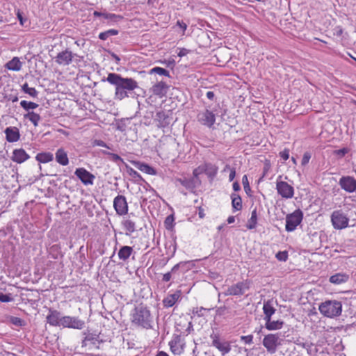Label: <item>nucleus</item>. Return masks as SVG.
I'll use <instances>...</instances> for the list:
<instances>
[{
  "label": "nucleus",
  "mask_w": 356,
  "mask_h": 356,
  "mask_svg": "<svg viewBox=\"0 0 356 356\" xmlns=\"http://www.w3.org/2000/svg\"><path fill=\"white\" fill-rule=\"evenodd\" d=\"M206 95H207V97L211 100L213 99L214 96H215L214 92L213 91H208L207 92Z\"/></svg>",
  "instance_id": "nucleus-59"
},
{
  "label": "nucleus",
  "mask_w": 356,
  "mask_h": 356,
  "mask_svg": "<svg viewBox=\"0 0 356 356\" xmlns=\"http://www.w3.org/2000/svg\"><path fill=\"white\" fill-rule=\"evenodd\" d=\"M174 220L175 219L172 215L167 216L164 221L165 227L168 230L172 229L174 225Z\"/></svg>",
  "instance_id": "nucleus-40"
},
{
  "label": "nucleus",
  "mask_w": 356,
  "mask_h": 356,
  "mask_svg": "<svg viewBox=\"0 0 356 356\" xmlns=\"http://www.w3.org/2000/svg\"><path fill=\"white\" fill-rule=\"evenodd\" d=\"M311 159V154L308 152H305L301 161L302 165H306Z\"/></svg>",
  "instance_id": "nucleus-47"
},
{
  "label": "nucleus",
  "mask_w": 356,
  "mask_h": 356,
  "mask_svg": "<svg viewBox=\"0 0 356 356\" xmlns=\"http://www.w3.org/2000/svg\"><path fill=\"white\" fill-rule=\"evenodd\" d=\"M198 121L203 125L211 127L216 122L214 113L209 110H205L197 115Z\"/></svg>",
  "instance_id": "nucleus-14"
},
{
  "label": "nucleus",
  "mask_w": 356,
  "mask_h": 356,
  "mask_svg": "<svg viewBox=\"0 0 356 356\" xmlns=\"http://www.w3.org/2000/svg\"><path fill=\"white\" fill-rule=\"evenodd\" d=\"M84 322L76 317L70 316H64L61 318L60 326L64 327L82 329Z\"/></svg>",
  "instance_id": "nucleus-12"
},
{
  "label": "nucleus",
  "mask_w": 356,
  "mask_h": 356,
  "mask_svg": "<svg viewBox=\"0 0 356 356\" xmlns=\"http://www.w3.org/2000/svg\"><path fill=\"white\" fill-rule=\"evenodd\" d=\"M118 34V31L116 29H109L106 31L102 32L99 34V38L102 40H107L109 37L116 35Z\"/></svg>",
  "instance_id": "nucleus-38"
},
{
  "label": "nucleus",
  "mask_w": 356,
  "mask_h": 356,
  "mask_svg": "<svg viewBox=\"0 0 356 356\" xmlns=\"http://www.w3.org/2000/svg\"><path fill=\"white\" fill-rule=\"evenodd\" d=\"M280 156L284 160L286 161L289 158V149L285 148L284 150L280 152Z\"/></svg>",
  "instance_id": "nucleus-50"
},
{
  "label": "nucleus",
  "mask_w": 356,
  "mask_h": 356,
  "mask_svg": "<svg viewBox=\"0 0 356 356\" xmlns=\"http://www.w3.org/2000/svg\"><path fill=\"white\" fill-rule=\"evenodd\" d=\"M182 321L176 322V330L179 332V334H174L172 339L169 341L168 346L170 352L174 355L186 356L188 353L186 342L181 334H188L193 329L191 322L188 321L186 319L184 320L183 325H181Z\"/></svg>",
  "instance_id": "nucleus-1"
},
{
  "label": "nucleus",
  "mask_w": 356,
  "mask_h": 356,
  "mask_svg": "<svg viewBox=\"0 0 356 356\" xmlns=\"http://www.w3.org/2000/svg\"><path fill=\"white\" fill-rule=\"evenodd\" d=\"M303 219V213L300 209H296L286 216V227L287 232L294 231L301 223Z\"/></svg>",
  "instance_id": "nucleus-6"
},
{
  "label": "nucleus",
  "mask_w": 356,
  "mask_h": 356,
  "mask_svg": "<svg viewBox=\"0 0 356 356\" xmlns=\"http://www.w3.org/2000/svg\"><path fill=\"white\" fill-rule=\"evenodd\" d=\"M275 311L276 309L269 302H264L263 305L264 320L266 321L268 319L272 318V316L275 313Z\"/></svg>",
  "instance_id": "nucleus-27"
},
{
  "label": "nucleus",
  "mask_w": 356,
  "mask_h": 356,
  "mask_svg": "<svg viewBox=\"0 0 356 356\" xmlns=\"http://www.w3.org/2000/svg\"><path fill=\"white\" fill-rule=\"evenodd\" d=\"M106 80L111 84L115 86V95L120 100L128 97L127 91H132L138 88V83L134 79L122 78L115 73H109Z\"/></svg>",
  "instance_id": "nucleus-2"
},
{
  "label": "nucleus",
  "mask_w": 356,
  "mask_h": 356,
  "mask_svg": "<svg viewBox=\"0 0 356 356\" xmlns=\"http://www.w3.org/2000/svg\"><path fill=\"white\" fill-rule=\"evenodd\" d=\"M151 313L146 307L140 306L135 309L132 315L133 323L148 329L151 327Z\"/></svg>",
  "instance_id": "nucleus-4"
},
{
  "label": "nucleus",
  "mask_w": 356,
  "mask_h": 356,
  "mask_svg": "<svg viewBox=\"0 0 356 356\" xmlns=\"http://www.w3.org/2000/svg\"><path fill=\"white\" fill-rule=\"evenodd\" d=\"M282 341L280 333H269L264 337L262 344L268 353L274 354L282 345Z\"/></svg>",
  "instance_id": "nucleus-5"
},
{
  "label": "nucleus",
  "mask_w": 356,
  "mask_h": 356,
  "mask_svg": "<svg viewBox=\"0 0 356 356\" xmlns=\"http://www.w3.org/2000/svg\"><path fill=\"white\" fill-rule=\"evenodd\" d=\"M331 222L335 229H343L348 227L349 218L341 210H336L331 214Z\"/></svg>",
  "instance_id": "nucleus-7"
},
{
  "label": "nucleus",
  "mask_w": 356,
  "mask_h": 356,
  "mask_svg": "<svg viewBox=\"0 0 356 356\" xmlns=\"http://www.w3.org/2000/svg\"><path fill=\"white\" fill-rule=\"evenodd\" d=\"M4 133L6 134V138L9 143H15L19 140L20 133L19 129L16 127H7Z\"/></svg>",
  "instance_id": "nucleus-18"
},
{
  "label": "nucleus",
  "mask_w": 356,
  "mask_h": 356,
  "mask_svg": "<svg viewBox=\"0 0 356 356\" xmlns=\"http://www.w3.org/2000/svg\"><path fill=\"white\" fill-rule=\"evenodd\" d=\"M177 181L185 188H190L193 187V181L188 179H178Z\"/></svg>",
  "instance_id": "nucleus-42"
},
{
  "label": "nucleus",
  "mask_w": 356,
  "mask_h": 356,
  "mask_svg": "<svg viewBox=\"0 0 356 356\" xmlns=\"http://www.w3.org/2000/svg\"><path fill=\"white\" fill-rule=\"evenodd\" d=\"M250 281L248 280L238 282L235 284L230 286L225 294L227 296H242L245 291L250 289Z\"/></svg>",
  "instance_id": "nucleus-10"
},
{
  "label": "nucleus",
  "mask_w": 356,
  "mask_h": 356,
  "mask_svg": "<svg viewBox=\"0 0 356 356\" xmlns=\"http://www.w3.org/2000/svg\"><path fill=\"white\" fill-rule=\"evenodd\" d=\"M349 276L345 273H337L330 277V282L334 284L345 283L348 280Z\"/></svg>",
  "instance_id": "nucleus-26"
},
{
  "label": "nucleus",
  "mask_w": 356,
  "mask_h": 356,
  "mask_svg": "<svg viewBox=\"0 0 356 356\" xmlns=\"http://www.w3.org/2000/svg\"><path fill=\"white\" fill-rule=\"evenodd\" d=\"M24 118L28 119L35 127L38 126L39 122L41 120L40 114L34 112L33 111L24 114Z\"/></svg>",
  "instance_id": "nucleus-28"
},
{
  "label": "nucleus",
  "mask_w": 356,
  "mask_h": 356,
  "mask_svg": "<svg viewBox=\"0 0 356 356\" xmlns=\"http://www.w3.org/2000/svg\"><path fill=\"white\" fill-rule=\"evenodd\" d=\"M112 156L113 161H122V158L116 154H110Z\"/></svg>",
  "instance_id": "nucleus-62"
},
{
  "label": "nucleus",
  "mask_w": 356,
  "mask_h": 356,
  "mask_svg": "<svg viewBox=\"0 0 356 356\" xmlns=\"http://www.w3.org/2000/svg\"><path fill=\"white\" fill-rule=\"evenodd\" d=\"M341 188L347 193H353L356 191V179L351 176H343L339 181Z\"/></svg>",
  "instance_id": "nucleus-13"
},
{
  "label": "nucleus",
  "mask_w": 356,
  "mask_h": 356,
  "mask_svg": "<svg viewBox=\"0 0 356 356\" xmlns=\"http://www.w3.org/2000/svg\"><path fill=\"white\" fill-rule=\"evenodd\" d=\"M232 206L234 211H241L242 209V199L238 194L233 193L231 195Z\"/></svg>",
  "instance_id": "nucleus-29"
},
{
  "label": "nucleus",
  "mask_w": 356,
  "mask_h": 356,
  "mask_svg": "<svg viewBox=\"0 0 356 356\" xmlns=\"http://www.w3.org/2000/svg\"><path fill=\"white\" fill-rule=\"evenodd\" d=\"M197 209L199 218L201 219L204 218L205 217L204 209L201 206L198 207Z\"/></svg>",
  "instance_id": "nucleus-57"
},
{
  "label": "nucleus",
  "mask_w": 356,
  "mask_h": 356,
  "mask_svg": "<svg viewBox=\"0 0 356 356\" xmlns=\"http://www.w3.org/2000/svg\"><path fill=\"white\" fill-rule=\"evenodd\" d=\"M155 356H169V355L165 351H159Z\"/></svg>",
  "instance_id": "nucleus-63"
},
{
  "label": "nucleus",
  "mask_w": 356,
  "mask_h": 356,
  "mask_svg": "<svg viewBox=\"0 0 356 356\" xmlns=\"http://www.w3.org/2000/svg\"><path fill=\"white\" fill-rule=\"evenodd\" d=\"M75 175L85 185H92L95 175L83 168H77L74 172Z\"/></svg>",
  "instance_id": "nucleus-15"
},
{
  "label": "nucleus",
  "mask_w": 356,
  "mask_h": 356,
  "mask_svg": "<svg viewBox=\"0 0 356 356\" xmlns=\"http://www.w3.org/2000/svg\"><path fill=\"white\" fill-rule=\"evenodd\" d=\"M227 170H229V181H232L234 180L236 176V170L234 168H230L229 165H226L224 171H226Z\"/></svg>",
  "instance_id": "nucleus-46"
},
{
  "label": "nucleus",
  "mask_w": 356,
  "mask_h": 356,
  "mask_svg": "<svg viewBox=\"0 0 356 356\" xmlns=\"http://www.w3.org/2000/svg\"><path fill=\"white\" fill-rule=\"evenodd\" d=\"M168 88V86L165 82L160 81V82L156 83L154 86H153L152 92L154 95L161 98V97L165 96V95L167 93Z\"/></svg>",
  "instance_id": "nucleus-20"
},
{
  "label": "nucleus",
  "mask_w": 356,
  "mask_h": 356,
  "mask_svg": "<svg viewBox=\"0 0 356 356\" xmlns=\"http://www.w3.org/2000/svg\"><path fill=\"white\" fill-rule=\"evenodd\" d=\"M218 170V167L213 164L209 163H204V174L210 178H213L217 175Z\"/></svg>",
  "instance_id": "nucleus-31"
},
{
  "label": "nucleus",
  "mask_w": 356,
  "mask_h": 356,
  "mask_svg": "<svg viewBox=\"0 0 356 356\" xmlns=\"http://www.w3.org/2000/svg\"><path fill=\"white\" fill-rule=\"evenodd\" d=\"M177 26H178L182 30L184 35L187 29V24L184 23L183 21L178 20L177 22Z\"/></svg>",
  "instance_id": "nucleus-51"
},
{
  "label": "nucleus",
  "mask_w": 356,
  "mask_h": 356,
  "mask_svg": "<svg viewBox=\"0 0 356 356\" xmlns=\"http://www.w3.org/2000/svg\"><path fill=\"white\" fill-rule=\"evenodd\" d=\"M97 340L92 334H88L84 339L82 341V347L88 346L90 349L92 348V346H95Z\"/></svg>",
  "instance_id": "nucleus-36"
},
{
  "label": "nucleus",
  "mask_w": 356,
  "mask_h": 356,
  "mask_svg": "<svg viewBox=\"0 0 356 356\" xmlns=\"http://www.w3.org/2000/svg\"><path fill=\"white\" fill-rule=\"evenodd\" d=\"M180 297V291H177L173 294H170L165 298L163 300V304L165 307H172L178 300Z\"/></svg>",
  "instance_id": "nucleus-24"
},
{
  "label": "nucleus",
  "mask_w": 356,
  "mask_h": 356,
  "mask_svg": "<svg viewBox=\"0 0 356 356\" xmlns=\"http://www.w3.org/2000/svg\"><path fill=\"white\" fill-rule=\"evenodd\" d=\"M348 152V149L344 147V148L334 151V154L339 156V157H343Z\"/></svg>",
  "instance_id": "nucleus-48"
},
{
  "label": "nucleus",
  "mask_w": 356,
  "mask_h": 356,
  "mask_svg": "<svg viewBox=\"0 0 356 356\" xmlns=\"http://www.w3.org/2000/svg\"><path fill=\"white\" fill-rule=\"evenodd\" d=\"M320 313L327 318H334L341 315L342 305L337 300H326L318 306Z\"/></svg>",
  "instance_id": "nucleus-3"
},
{
  "label": "nucleus",
  "mask_w": 356,
  "mask_h": 356,
  "mask_svg": "<svg viewBox=\"0 0 356 356\" xmlns=\"http://www.w3.org/2000/svg\"><path fill=\"white\" fill-rule=\"evenodd\" d=\"M113 207L119 216L127 214L129 211V207L126 197L122 195L116 196L113 200Z\"/></svg>",
  "instance_id": "nucleus-11"
},
{
  "label": "nucleus",
  "mask_w": 356,
  "mask_h": 356,
  "mask_svg": "<svg viewBox=\"0 0 356 356\" xmlns=\"http://www.w3.org/2000/svg\"><path fill=\"white\" fill-rule=\"evenodd\" d=\"M212 341V346L216 348L222 355L227 354L231 350L230 343L225 340H222L219 334L213 332L210 335Z\"/></svg>",
  "instance_id": "nucleus-9"
},
{
  "label": "nucleus",
  "mask_w": 356,
  "mask_h": 356,
  "mask_svg": "<svg viewBox=\"0 0 356 356\" xmlns=\"http://www.w3.org/2000/svg\"><path fill=\"white\" fill-rule=\"evenodd\" d=\"M93 145L94 146H99V147H103L108 148V147L107 146L106 143L104 141L102 140H95L93 142Z\"/></svg>",
  "instance_id": "nucleus-53"
},
{
  "label": "nucleus",
  "mask_w": 356,
  "mask_h": 356,
  "mask_svg": "<svg viewBox=\"0 0 356 356\" xmlns=\"http://www.w3.org/2000/svg\"><path fill=\"white\" fill-rule=\"evenodd\" d=\"M133 163L137 169L145 174L150 175H155L156 174V171L148 164L140 161H134Z\"/></svg>",
  "instance_id": "nucleus-23"
},
{
  "label": "nucleus",
  "mask_w": 356,
  "mask_h": 356,
  "mask_svg": "<svg viewBox=\"0 0 356 356\" xmlns=\"http://www.w3.org/2000/svg\"><path fill=\"white\" fill-rule=\"evenodd\" d=\"M26 94H29L30 96L33 97H35L38 95V91L35 90V88H31L25 92Z\"/></svg>",
  "instance_id": "nucleus-54"
},
{
  "label": "nucleus",
  "mask_w": 356,
  "mask_h": 356,
  "mask_svg": "<svg viewBox=\"0 0 356 356\" xmlns=\"http://www.w3.org/2000/svg\"><path fill=\"white\" fill-rule=\"evenodd\" d=\"M275 257L280 261H286L288 259L289 254L287 251H279L276 254Z\"/></svg>",
  "instance_id": "nucleus-41"
},
{
  "label": "nucleus",
  "mask_w": 356,
  "mask_h": 356,
  "mask_svg": "<svg viewBox=\"0 0 356 356\" xmlns=\"http://www.w3.org/2000/svg\"><path fill=\"white\" fill-rule=\"evenodd\" d=\"M233 189L234 191H238L241 189L240 185L237 181L233 184Z\"/></svg>",
  "instance_id": "nucleus-61"
},
{
  "label": "nucleus",
  "mask_w": 356,
  "mask_h": 356,
  "mask_svg": "<svg viewBox=\"0 0 356 356\" xmlns=\"http://www.w3.org/2000/svg\"><path fill=\"white\" fill-rule=\"evenodd\" d=\"M20 106L26 111L27 113L31 112V111L37 108L38 107V104L33 102H28L26 100H22L20 102Z\"/></svg>",
  "instance_id": "nucleus-37"
},
{
  "label": "nucleus",
  "mask_w": 356,
  "mask_h": 356,
  "mask_svg": "<svg viewBox=\"0 0 356 356\" xmlns=\"http://www.w3.org/2000/svg\"><path fill=\"white\" fill-rule=\"evenodd\" d=\"M152 72H155L159 75L167 76L168 75V71L165 69L160 67H155L151 70Z\"/></svg>",
  "instance_id": "nucleus-45"
},
{
  "label": "nucleus",
  "mask_w": 356,
  "mask_h": 356,
  "mask_svg": "<svg viewBox=\"0 0 356 356\" xmlns=\"http://www.w3.org/2000/svg\"><path fill=\"white\" fill-rule=\"evenodd\" d=\"M6 67L12 71H19L22 68V63L18 57H14L6 64Z\"/></svg>",
  "instance_id": "nucleus-30"
},
{
  "label": "nucleus",
  "mask_w": 356,
  "mask_h": 356,
  "mask_svg": "<svg viewBox=\"0 0 356 356\" xmlns=\"http://www.w3.org/2000/svg\"><path fill=\"white\" fill-rule=\"evenodd\" d=\"M257 224V209H254L251 212V217L248 220L246 227L248 229H254Z\"/></svg>",
  "instance_id": "nucleus-34"
},
{
  "label": "nucleus",
  "mask_w": 356,
  "mask_h": 356,
  "mask_svg": "<svg viewBox=\"0 0 356 356\" xmlns=\"http://www.w3.org/2000/svg\"><path fill=\"white\" fill-rule=\"evenodd\" d=\"M95 17H102L106 19L111 20L113 22H117L118 19H121L122 17L120 15H115L114 13H101L99 11H95L93 13Z\"/></svg>",
  "instance_id": "nucleus-32"
},
{
  "label": "nucleus",
  "mask_w": 356,
  "mask_h": 356,
  "mask_svg": "<svg viewBox=\"0 0 356 356\" xmlns=\"http://www.w3.org/2000/svg\"><path fill=\"white\" fill-rule=\"evenodd\" d=\"M189 52V50L185 49V48H182L179 50V53L177 54L178 56L179 57H183L186 55L188 54V53Z\"/></svg>",
  "instance_id": "nucleus-58"
},
{
  "label": "nucleus",
  "mask_w": 356,
  "mask_h": 356,
  "mask_svg": "<svg viewBox=\"0 0 356 356\" xmlns=\"http://www.w3.org/2000/svg\"><path fill=\"white\" fill-rule=\"evenodd\" d=\"M60 250V247L58 245H54L50 248V252L52 251H59Z\"/></svg>",
  "instance_id": "nucleus-60"
},
{
  "label": "nucleus",
  "mask_w": 356,
  "mask_h": 356,
  "mask_svg": "<svg viewBox=\"0 0 356 356\" xmlns=\"http://www.w3.org/2000/svg\"><path fill=\"white\" fill-rule=\"evenodd\" d=\"M242 184L243 185L244 191H245V193L247 194H248L249 192L251 191V188L250 186V184H249L247 175H243V177L242 178Z\"/></svg>",
  "instance_id": "nucleus-43"
},
{
  "label": "nucleus",
  "mask_w": 356,
  "mask_h": 356,
  "mask_svg": "<svg viewBox=\"0 0 356 356\" xmlns=\"http://www.w3.org/2000/svg\"><path fill=\"white\" fill-rule=\"evenodd\" d=\"M227 222H228L229 224H232V223L234 222V221H235V218H234V216H229V217H228V218H227Z\"/></svg>",
  "instance_id": "nucleus-64"
},
{
  "label": "nucleus",
  "mask_w": 356,
  "mask_h": 356,
  "mask_svg": "<svg viewBox=\"0 0 356 356\" xmlns=\"http://www.w3.org/2000/svg\"><path fill=\"white\" fill-rule=\"evenodd\" d=\"M284 324L282 320L273 321L270 318L265 321V328L269 331L279 330L283 327Z\"/></svg>",
  "instance_id": "nucleus-22"
},
{
  "label": "nucleus",
  "mask_w": 356,
  "mask_h": 356,
  "mask_svg": "<svg viewBox=\"0 0 356 356\" xmlns=\"http://www.w3.org/2000/svg\"><path fill=\"white\" fill-rule=\"evenodd\" d=\"M179 265L180 264H177L176 265H175L172 269H171V271L170 272H168L166 273H165L163 276V278H162V280L163 282H168L170 280L171 277H172V275H171V273H174L177 270H178L179 267Z\"/></svg>",
  "instance_id": "nucleus-39"
},
{
  "label": "nucleus",
  "mask_w": 356,
  "mask_h": 356,
  "mask_svg": "<svg viewBox=\"0 0 356 356\" xmlns=\"http://www.w3.org/2000/svg\"><path fill=\"white\" fill-rule=\"evenodd\" d=\"M133 251V248L131 246H122L118 251V257L122 261H126L131 255Z\"/></svg>",
  "instance_id": "nucleus-25"
},
{
  "label": "nucleus",
  "mask_w": 356,
  "mask_h": 356,
  "mask_svg": "<svg viewBox=\"0 0 356 356\" xmlns=\"http://www.w3.org/2000/svg\"><path fill=\"white\" fill-rule=\"evenodd\" d=\"M60 313L53 309H49L46 319L47 323L54 327L60 326L61 323Z\"/></svg>",
  "instance_id": "nucleus-17"
},
{
  "label": "nucleus",
  "mask_w": 356,
  "mask_h": 356,
  "mask_svg": "<svg viewBox=\"0 0 356 356\" xmlns=\"http://www.w3.org/2000/svg\"><path fill=\"white\" fill-rule=\"evenodd\" d=\"M282 175L278 176L276 181L277 194L284 199H291L294 195V188L287 182L282 181Z\"/></svg>",
  "instance_id": "nucleus-8"
},
{
  "label": "nucleus",
  "mask_w": 356,
  "mask_h": 356,
  "mask_svg": "<svg viewBox=\"0 0 356 356\" xmlns=\"http://www.w3.org/2000/svg\"><path fill=\"white\" fill-rule=\"evenodd\" d=\"M29 155L22 149H15L13 152L11 159L17 163H22L29 159Z\"/></svg>",
  "instance_id": "nucleus-19"
},
{
  "label": "nucleus",
  "mask_w": 356,
  "mask_h": 356,
  "mask_svg": "<svg viewBox=\"0 0 356 356\" xmlns=\"http://www.w3.org/2000/svg\"><path fill=\"white\" fill-rule=\"evenodd\" d=\"M35 159L39 163H47L54 160V155L51 152H40L37 154Z\"/></svg>",
  "instance_id": "nucleus-33"
},
{
  "label": "nucleus",
  "mask_w": 356,
  "mask_h": 356,
  "mask_svg": "<svg viewBox=\"0 0 356 356\" xmlns=\"http://www.w3.org/2000/svg\"><path fill=\"white\" fill-rule=\"evenodd\" d=\"M17 19H19V23H20V25L21 26H24V22L26 21V19H24L22 15V13L20 12L19 10H17Z\"/></svg>",
  "instance_id": "nucleus-55"
},
{
  "label": "nucleus",
  "mask_w": 356,
  "mask_h": 356,
  "mask_svg": "<svg viewBox=\"0 0 356 356\" xmlns=\"http://www.w3.org/2000/svg\"><path fill=\"white\" fill-rule=\"evenodd\" d=\"M204 173V164L199 165L197 168H195L193 171V175L195 178H198V177Z\"/></svg>",
  "instance_id": "nucleus-44"
},
{
  "label": "nucleus",
  "mask_w": 356,
  "mask_h": 356,
  "mask_svg": "<svg viewBox=\"0 0 356 356\" xmlns=\"http://www.w3.org/2000/svg\"><path fill=\"white\" fill-rule=\"evenodd\" d=\"M241 340L242 341H243L245 344H251L253 341V336L251 334L246 335V336H241Z\"/></svg>",
  "instance_id": "nucleus-49"
},
{
  "label": "nucleus",
  "mask_w": 356,
  "mask_h": 356,
  "mask_svg": "<svg viewBox=\"0 0 356 356\" xmlns=\"http://www.w3.org/2000/svg\"><path fill=\"white\" fill-rule=\"evenodd\" d=\"M270 168V163L268 160H266L265 165L264 167L263 177L266 176Z\"/></svg>",
  "instance_id": "nucleus-56"
},
{
  "label": "nucleus",
  "mask_w": 356,
  "mask_h": 356,
  "mask_svg": "<svg viewBox=\"0 0 356 356\" xmlns=\"http://www.w3.org/2000/svg\"><path fill=\"white\" fill-rule=\"evenodd\" d=\"M124 229L127 232V234H131L136 230V225L134 221L130 219H127L122 222Z\"/></svg>",
  "instance_id": "nucleus-35"
},
{
  "label": "nucleus",
  "mask_w": 356,
  "mask_h": 356,
  "mask_svg": "<svg viewBox=\"0 0 356 356\" xmlns=\"http://www.w3.org/2000/svg\"><path fill=\"white\" fill-rule=\"evenodd\" d=\"M73 59V55L71 51L65 49L58 53L55 58V61L60 65H68Z\"/></svg>",
  "instance_id": "nucleus-16"
},
{
  "label": "nucleus",
  "mask_w": 356,
  "mask_h": 356,
  "mask_svg": "<svg viewBox=\"0 0 356 356\" xmlns=\"http://www.w3.org/2000/svg\"><path fill=\"white\" fill-rule=\"evenodd\" d=\"M11 300V298L8 295L3 294L2 293H0V302H8Z\"/></svg>",
  "instance_id": "nucleus-52"
},
{
  "label": "nucleus",
  "mask_w": 356,
  "mask_h": 356,
  "mask_svg": "<svg viewBox=\"0 0 356 356\" xmlns=\"http://www.w3.org/2000/svg\"><path fill=\"white\" fill-rule=\"evenodd\" d=\"M55 158L56 162L63 166H66L69 164L67 154L63 148H59L56 150Z\"/></svg>",
  "instance_id": "nucleus-21"
}]
</instances>
